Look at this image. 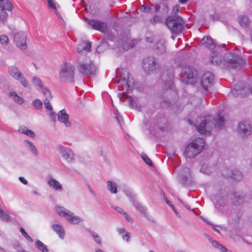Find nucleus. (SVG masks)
<instances>
[{
  "mask_svg": "<svg viewBox=\"0 0 252 252\" xmlns=\"http://www.w3.org/2000/svg\"><path fill=\"white\" fill-rule=\"evenodd\" d=\"M8 73L13 78L19 81L24 87H28L29 82L21 72L19 69L15 65H12L8 68Z\"/></svg>",
  "mask_w": 252,
  "mask_h": 252,
  "instance_id": "nucleus-7",
  "label": "nucleus"
},
{
  "mask_svg": "<svg viewBox=\"0 0 252 252\" xmlns=\"http://www.w3.org/2000/svg\"><path fill=\"white\" fill-rule=\"evenodd\" d=\"M129 199L132 202L133 205L136 210L139 211L144 217L147 216L146 208L136 200L134 195H132L129 196Z\"/></svg>",
  "mask_w": 252,
  "mask_h": 252,
  "instance_id": "nucleus-18",
  "label": "nucleus"
},
{
  "mask_svg": "<svg viewBox=\"0 0 252 252\" xmlns=\"http://www.w3.org/2000/svg\"><path fill=\"white\" fill-rule=\"evenodd\" d=\"M212 245L214 247H216L220 251V247H223L222 246L220 245L218 242L216 241H212Z\"/></svg>",
  "mask_w": 252,
  "mask_h": 252,
  "instance_id": "nucleus-48",
  "label": "nucleus"
},
{
  "mask_svg": "<svg viewBox=\"0 0 252 252\" xmlns=\"http://www.w3.org/2000/svg\"><path fill=\"white\" fill-rule=\"evenodd\" d=\"M141 157L144 161L149 165L152 166V162L151 160L145 154H142Z\"/></svg>",
  "mask_w": 252,
  "mask_h": 252,
  "instance_id": "nucleus-38",
  "label": "nucleus"
},
{
  "mask_svg": "<svg viewBox=\"0 0 252 252\" xmlns=\"http://www.w3.org/2000/svg\"><path fill=\"white\" fill-rule=\"evenodd\" d=\"M174 213L178 217H179V218L181 217V215H180V213L178 212V211L177 210H175Z\"/></svg>",
  "mask_w": 252,
  "mask_h": 252,
  "instance_id": "nucleus-58",
  "label": "nucleus"
},
{
  "mask_svg": "<svg viewBox=\"0 0 252 252\" xmlns=\"http://www.w3.org/2000/svg\"><path fill=\"white\" fill-rule=\"evenodd\" d=\"M43 93L46 95L47 97H51V93L49 89H48L47 88L44 87L43 86V87L42 89H40Z\"/></svg>",
  "mask_w": 252,
  "mask_h": 252,
  "instance_id": "nucleus-42",
  "label": "nucleus"
},
{
  "mask_svg": "<svg viewBox=\"0 0 252 252\" xmlns=\"http://www.w3.org/2000/svg\"><path fill=\"white\" fill-rule=\"evenodd\" d=\"M156 48L158 50V53L162 54L166 51V45L165 42L164 40H160L157 43L156 45Z\"/></svg>",
  "mask_w": 252,
  "mask_h": 252,
  "instance_id": "nucleus-25",
  "label": "nucleus"
},
{
  "mask_svg": "<svg viewBox=\"0 0 252 252\" xmlns=\"http://www.w3.org/2000/svg\"><path fill=\"white\" fill-rule=\"evenodd\" d=\"M114 210L119 212V213L124 215L126 212L121 207L118 206L113 207Z\"/></svg>",
  "mask_w": 252,
  "mask_h": 252,
  "instance_id": "nucleus-44",
  "label": "nucleus"
},
{
  "mask_svg": "<svg viewBox=\"0 0 252 252\" xmlns=\"http://www.w3.org/2000/svg\"><path fill=\"white\" fill-rule=\"evenodd\" d=\"M23 145L33 156L36 157L37 156V149L33 142L25 140L23 141Z\"/></svg>",
  "mask_w": 252,
  "mask_h": 252,
  "instance_id": "nucleus-19",
  "label": "nucleus"
},
{
  "mask_svg": "<svg viewBox=\"0 0 252 252\" xmlns=\"http://www.w3.org/2000/svg\"><path fill=\"white\" fill-rule=\"evenodd\" d=\"M59 152L62 158L68 163H72L75 160V155L71 149L68 147L60 146Z\"/></svg>",
  "mask_w": 252,
  "mask_h": 252,
  "instance_id": "nucleus-12",
  "label": "nucleus"
},
{
  "mask_svg": "<svg viewBox=\"0 0 252 252\" xmlns=\"http://www.w3.org/2000/svg\"><path fill=\"white\" fill-rule=\"evenodd\" d=\"M92 236L94 239L95 241L98 243V244H101V240L99 236H98L97 234L94 232L92 233Z\"/></svg>",
  "mask_w": 252,
  "mask_h": 252,
  "instance_id": "nucleus-40",
  "label": "nucleus"
},
{
  "mask_svg": "<svg viewBox=\"0 0 252 252\" xmlns=\"http://www.w3.org/2000/svg\"><path fill=\"white\" fill-rule=\"evenodd\" d=\"M88 25L92 29L104 32L107 29L106 23L95 20L89 19L86 21Z\"/></svg>",
  "mask_w": 252,
  "mask_h": 252,
  "instance_id": "nucleus-13",
  "label": "nucleus"
},
{
  "mask_svg": "<svg viewBox=\"0 0 252 252\" xmlns=\"http://www.w3.org/2000/svg\"><path fill=\"white\" fill-rule=\"evenodd\" d=\"M36 247L42 252H48L47 247L40 241L38 240L35 243Z\"/></svg>",
  "mask_w": 252,
  "mask_h": 252,
  "instance_id": "nucleus-31",
  "label": "nucleus"
},
{
  "mask_svg": "<svg viewBox=\"0 0 252 252\" xmlns=\"http://www.w3.org/2000/svg\"><path fill=\"white\" fill-rule=\"evenodd\" d=\"M95 252H103L101 250L97 249V250H96Z\"/></svg>",
  "mask_w": 252,
  "mask_h": 252,
  "instance_id": "nucleus-62",
  "label": "nucleus"
},
{
  "mask_svg": "<svg viewBox=\"0 0 252 252\" xmlns=\"http://www.w3.org/2000/svg\"><path fill=\"white\" fill-rule=\"evenodd\" d=\"M159 64L153 57L145 58L143 62V67L146 72L149 74L159 67Z\"/></svg>",
  "mask_w": 252,
  "mask_h": 252,
  "instance_id": "nucleus-11",
  "label": "nucleus"
},
{
  "mask_svg": "<svg viewBox=\"0 0 252 252\" xmlns=\"http://www.w3.org/2000/svg\"><path fill=\"white\" fill-rule=\"evenodd\" d=\"M228 63L232 68H237L243 64L244 61L240 57L233 56L232 58L229 60Z\"/></svg>",
  "mask_w": 252,
  "mask_h": 252,
  "instance_id": "nucleus-21",
  "label": "nucleus"
},
{
  "mask_svg": "<svg viewBox=\"0 0 252 252\" xmlns=\"http://www.w3.org/2000/svg\"><path fill=\"white\" fill-rule=\"evenodd\" d=\"M129 104H130V105H132V104H131L132 99H131V97H130V98H129Z\"/></svg>",
  "mask_w": 252,
  "mask_h": 252,
  "instance_id": "nucleus-64",
  "label": "nucleus"
},
{
  "mask_svg": "<svg viewBox=\"0 0 252 252\" xmlns=\"http://www.w3.org/2000/svg\"><path fill=\"white\" fill-rule=\"evenodd\" d=\"M239 22L242 27H247L249 24V19L245 16H240L239 17Z\"/></svg>",
  "mask_w": 252,
  "mask_h": 252,
  "instance_id": "nucleus-33",
  "label": "nucleus"
},
{
  "mask_svg": "<svg viewBox=\"0 0 252 252\" xmlns=\"http://www.w3.org/2000/svg\"><path fill=\"white\" fill-rule=\"evenodd\" d=\"M121 80L119 81V90L126 91V92H131L133 86V81L132 78L129 76L128 72L126 70H124L121 75Z\"/></svg>",
  "mask_w": 252,
  "mask_h": 252,
  "instance_id": "nucleus-6",
  "label": "nucleus"
},
{
  "mask_svg": "<svg viewBox=\"0 0 252 252\" xmlns=\"http://www.w3.org/2000/svg\"><path fill=\"white\" fill-rule=\"evenodd\" d=\"M214 76L210 72H206L203 75L201 84L204 90L207 91L208 89L213 84Z\"/></svg>",
  "mask_w": 252,
  "mask_h": 252,
  "instance_id": "nucleus-14",
  "label": "nucleus"
},
{
  "mask_svg": "<svg viewBox=\"0 0 252 252\" xmlns=\"http://www.w3.org/2000/svg\"><path fill=\"white\" fill-rule=\"evenodd\" d=\"M165 201H166V203H167L169 206H170V207L171 206V205H173V204H172V203H171L169 200H167V199H165Z\"/></svg>",
  "mask_w": 252,
  "mask_h": 252,
  "instance_id": "nucleus-59",
  "label": "nucleus"
},
{
  "mask_svg": "<svg viewBox=\"0 0 252 252\" xmlns=\"http://www.w3.org/2000/svg\"><path fill=\"white\" fill-rule=\"evenodd\" d=\"M153 36L151 35L150 36H147L146 38V40L147 42L152 43L153 41Z\"/></svg>",
  "mask_w": 252,
  "mask_h": 252,
  "instance_id": "nucleus-55",
  "label": "nucleus"
},
{
  "mask_svg": "<svg viewBox=\"0 0 252 252\" xmlns=\"http://www.w3.org/2000/svg\"><path fill=\"white\" fill-rule=\"evenodd\" d=\"M0 218L3 221H8L10 220L9 216L0 209Z\"/></svg>",
  "mask_w": 252,
  "mask_h": 252,
  "instance_id": "nucleus-35",
  "label": "nucleus"
},
{
  "mask_svg": "<svg viewBox=\"0 0 252 252\" xmlns=\"http://www.w3.org/2000/svg\"><path fill=\"white\" fill-rule=\"evenodd\" d=\"M44 105L45 106V107L46 108V109L47 110H52V107L51 105L50 104L49 100L48 99V98H45L44 99Z\"/></svg>",
  "mask_w": 252,
  "mask_h": 252,
  "instance_id": "nucleus-41",
  "label": "nucleus"
},
{
  "mask_svg": "<svg viewBox=\"0 0 252 252\" xmlns=\"http://www.w3.org/2000/svg\"><path fill=\"white\" fill-rule=\"evenodd\" d=\"M108 190L111 193L116 194L117 192V184L113 181H108L107 182Z\"/></svg>",
  "mask_w": 252,
  "mask_h": 252,
  "instance_id": "nucleus-26",
  "label": "nucleus"
},
{
  "mask_svg": "<svg viewBox=\"0 0 252 252\" xmlns=\"http://www.w3.org/2000/svg\"><path fill=\"white\" fill-rule=\"evenodd\" d=\"M162 21V18L161 16L159 15H155L152 19L151 20V22L152 24H155L156 23H160Z\"/></svg>",
  "mask_w": 252,
  "mask_h": 252,
  "instance_id": "nucleus-37",
  "label": "nucleus"
},
{
  "mask_svg": "<svg viewBox=\"0 0 252 252\" xmlns=\"http://www.w3.org/2000/svg\"><path fill=\"white\" fill-rule=\"evenodd\" d=\"M32 83L35 86H37L40 89H42L43 87V84L41 81V79L35 76L32 78Z\"/></svg>",
  "mask_w": 252,
  "mask_h": 252,
  "instance_id": "nucleus-32",
  "label": "nucleus"
},
{
  "mask_svg": "<svg viewBox=\"0 0 252 252\" xmlns=\"http://www.w3.org/2000/svg\"><path fill=\"white\" fill-rule=\"evenodd\" d=\"M210 61L212 63L215 64H218L220 62L218 54L215 52L212 53V55L211 56Z\"/></svg>",
  "mask_w": 252,
  "mask_h": 252,
  "instance_id": "nucleus-34",
  "label": "nucleus"
},
{
  "mask_svg": "<svg viewBox=\"0 0 252 252\" xmlns=\"http://www.w3.org/2000/svg\"><path fill=\"white\" fill-rule=\"evenodd\" d=\"M0 6H2L8 11L12 10V5L11 2L8 0H0Z\"/></svg>",
  "mask_w": 252,
  "mask_h": 252,
  "instance_id": "nucleus-29",
  "label": "nucleus"
},
{
  "mask_svg": "<svg viewBox=\"0 0 252 252\" xmlns=\"http://www.w3.org/2000/svg\"><path fill=\"white\" fill-rule=\"evenodd\" d=\"M119 234H124L125 232V230L124 228H120L118 230Z\"/></svg>",
  "mask_w": 252,
  "mask_h": 252,
  "instance_id": "nucleus-56",
  "label": "nucleus"
},
{
  "mask_svg": "<svg viewBox=\"0 0 252 252\" xmlns=\"http://www.w3.org/2000/svg\"><path fill=\"white\" fill-rule=\"evenodd\" d=\"M220 252H231L230 250L226 249L224 247H220Z\"/></svg>",
  "mask_w": 252,
  "mask_h": 252,
  "instance_id": "nucleus-54",
  "label": "nucleus"
},
{
  "mask_svg": "<svg viewBox=\"0 0 252 252\" xmlns=\"http://www.w3.org/2000/svg\"><path fill=\"white\" fill-rule=\"evenodd\" d=\"M180 8L181 7L179 5H175L173 9L172 14L174 15H176L180 11Z\"/></svg>",
  "mask_w": 252,
  "mask_h": 252,
  "instance_id": "nucleus-43",
  "label": "nucleus"
},
{
  "mask_svg": "<svg viewBox=\"0 0 252 252\" xmlns=\"http://www.w3.org/2000/svg\"><path fill=\"white\" fill-rule=\"evenodd\" d=\"M200 121H201V123L199 125L196 124V129L200 134L206 135L210 134L213 125H215L217 128H221L224 123L223 118L221 116L220 114L218 115L215 124L213 123V119L211 116L199 118V120L196 122L198 124Z\"/></svg>",
  "mask_w": 252,
  "mask_h": 252,
  "instance_id": "nucleus-1",
  "label": "nucleus"
},
{
  "mask_svg": "<svg viewBox=\"0 0 252 252\" xmlns=\"http://www.w3.org/2000/svg\"><path fill=\"white\" fill-rule=\"evenodd\" d=\"M58 119L64 126L66 127L71 126V123L69 120V116L64 109H63L58 112Z\"/></svg>",
  "mask_w": 252,
  "mask_h": 252,
  "instance_id": "nucleus-15",
  "label": "nucleus"
},
{
  "mask_svg": "<svg viewBox=\"0 0 252 252\" xmlns=\"http://www.w3.org/2000/svg\"><path fill=\"white\" fill-rule=\"evenodd\" d=\"M19 180L24 184L27 185L28 183L27 181L23 177H20L19 178Z\"/></svg>",
  "mask_w": 252,
  "mask_h": 252,
  "instance_id": "nucleus-53",
  "label": "nucleus"
},
{
  "mask_svg": "<svg viewBox=\"0 0 252 252\" xmlns=\"http://www.w3.org/2000/svg\"><path fill=\"white\" fill-rule=\"evenodd\" d=\"M159 8H160V6L158 5V4L155 5L153 9V12L154 13H157V12L159 11Z\"/></svg>",
  "mask_w": 252,
  "mask_h": 252,
  "instance_id": "nucleus-52",
  "label": "nucleus"
},
{
  "mask_svg": "<svg viewBox=\"0 0 252 252\" xmlns=\"http://www.w3.org/2000/svg\"><path fill=\"white\" fill-rule=\"evenodd\" d=\"M183 21L182 19L178 16L168 17L166 21V24L170 31L174 33L180 32L183 29Z\"/></svg>",
  "mask_w": 252,
  "mask_h": 252,
  "instance_id": "nucleus-5",
  "label": "nucleus"
},
{
  "mask_svg": "<svg viewBox=\"0 0 252 252\" xmlns=\"http://www.w3.org/2000/svg\"><path fill=\"white\" fill-rule=\"evenodd\" d=\"M33 65L36 69H37L38 68L37 65L35 63H33Z\"/></svg>",
  "mask_w": 252,
  "mask_h": 252,
  "instance_id": "nucleus-63",
  "label": "nucleus"
},
{
  "mask_svg": "<svg viewBox=\"0 0 252 252\" xmlns=\"http://www.w3.org/2000/svg\"><path fill=\"white\" fill-rule=\"evenodd\" d=\"M52 228L59 235L60 238L63 239L64 236L63 228L59 224H54L52 225Z\"/></svg>",
  "mask_w": 252,
  "mask_h": 252,
  "instance_id": "nucleus-23",
  "label": "nucleus"
},
{
  "mask_svg": "<svg viewBox=\"0 0 252 252\" xmlns=\"http://www.w3.org/2000/svg\"><path fill=\"white\" fill-rule=\"evenodd\" d=\"M95 70V67L91 62L81 63L79 64L80 71L84 74H90L93 73Z\"/></svg>",
  "mask_w": 252,
  "mask_h": 252,
  "instance_id": "nucleus-16",
  "label": "nucleus"
},
{
  "mask_svg": "<svg viewBox=\"0 0 252 252\" xmlns=\"http://www.w3.org/2000/svg\"><path fill=\"white\" fill-rule=\"evenodd\" d=\"M18 131L20 133L24 134L32 138H33L35 136L34 132L32 130L28 129L26 126H22L20 127Z\"/></svg>",
  "mask_w": 252,
  "mask_h": 252,
  "instance_id": "nucleus-27",
  "label": "nucleus"
},
{
  "mask_svg": "<svg viewBox=\"0 0 252 252\" xmlns=\"http://www.w3.org/2000/svg\"><path fill=\"white\" fill-rule=\"evenodd\" d=\"M49 6L54 9H56L55 2L53 0H48Z\"/></svg>",
  "mask_w": 252,
  "mask_h": 252,
  "instance_id": "nucleus-45",
  "label": "nucleus"
},
{
  "mask_svg": "<svg viewBox=\"0 0 252 252\" xmlns=\"http://www.w3.org/2000/svg\"><path fill=\"white\" fill-rule=\"evenodd\" d=\"M204 140L201 138L193 140L185 149V154L189 158H192L198 155L204 147Z\"/></svg>",
  "mask_w": 252,
  "mask_h": 252,
  "instance_id": "nucleus-4",
  "label": "nucleus"
},
{
  "mask_svg": "<svg viewBox=\"0 0 252 252\" xmlns=\"http://www.w3.org/2000/svg\"><path fill=\"white\" fill-rule=\"evenodd\" d=\"M55 212L59 216L64 218L71 224L76 225L82 221L80 217L75 215L73 212L63 206H57Z\"/></svg>",
  "mask_w": 252,
  "mask_h": 252,
  "instance_id": "nucleus-3",
  "label": "nucleus"
},
{
  "mask_svg": "<svg viewBox=\"0 0 252 252\" xmlns=\"http://www.w3.org/2000/svg\"><path fill=\"white\" fill-rule=\"evenodd\" d=\"M123 216L128 222L131 223L133 222L132 219L126 213Z\"/></svg>",
  "mask_w": 252,
  "mask_h": 252,
  "instance_id": "nucleus-49",
  "label": "nucleus"
},
{
  "mask_svg": "<svg viewBox=\"0 0 252 252\" xmlns=\"http://www.w3.org/2000/svg\"><path fill=\"white\" fill-rule=\"evenodd\" d=\"M47 183L51 189L55 191L61 192L63 190V188L62 185L58 181L52 177L48 178Z\"/></svg>",
  "mask_w": 252,
  "mask_h": 252,
  "instance_id": "nucleus-17",
  "label": "nucleus"
},
{
  "mask_svg": "<svg viewBox=\"0 0 252 252\" xmlns=\"http://www.w3.org/2000/svg\"><path fill=\"white\" fill-rule=\"evenodd\" d=\"M130 236V234L129 232H126V233L123 236V239L126 242L129 241V239Z\"/></svg>",
  "mask_w": 252,
  "mask_h": 252,
  "instance_id": "nucleus-46",
  "label": "nucleus"
},
{
  "mask_svg": "<svg viewBox=\"0 0 252 252\" xmlns=\"http://www.w3.org/2000/svg\"><path fill=\"white\" fill-rule=\"evenodd\" d=\"M133 46V45L132 44L126 45L125 43L123 44V47L125 50H128L129 49L132 48Z\"/></svg>",
  "mask_w": 252,
  "mask_h": 252,
  "instance_id": "nucleus-51",
  "label": "nucleus"
},
{
  "mask_svg": "<svg viewBox=\"0 0 252 252\" xmlns=\"http://www.w3.org/2000/svg\"><path fill=\"white\" fill-rule=\"evenodd\" d=\"M27 33L22 31H18L14 32L13 40L16 46L21 50H25L27 47Z\"/></svg>",
  "mask_w": 252,
  "mask_h": 252,
  "instance_id": "nucleus-8",
  "label": "nucleus"
},
{
  "mask_svg": "<svg viewBox=\"0 0 252 252\" xmlns=\"http://www.w3.org/2000/svg\"><path fill=\"white\" fill-rule=\"evenodd\" d=\"M236 131L240 136L245 137L252 133V127L249 121H243L238 124Z\"/></svg>",
  "mask_w": 252,
  "mask_h": 252,
  "instance_id": "nucleus-10",
  "label": "nucleus"
},
{
  "mask_svg": "<svg viewBox=\"0 0 252 252\" xmlns=\"http://www.w3.org/2000/svg\"><path fill=\"white\" fill-rule=\"evenodd\" d=\"M20 231L23 234V235L29 241L32 242V239L30 237L28 234L25 232L23 228L20 229Z\"/></svg>",
  "mask_w": 252,
  "mask_h": 252,
  "instance_id": "nucleus-39",
  "label": "nucleus"
},
{
  "mask_svg": "<svg viewBox=\"0 0 252 252\" xmlns=\"http://www.w3.org/2000/svg\"><path fill=\"white\" fill-rule=\"evenodd\" d=\"M213 229L215 231L217 232L218 233H220V232H219V230H218L217 228H216V227L215 226H213Z\"/></svg>",
  "mask_w": 252,
  "mask_h": 252,
  "instance_id": "nucleus-60",
  "label": "nucleus"
},
{
  "mask_svg": "<svg viewBox=\"0 0 252 252\" xmlns=\"http://www.w3.org/2000/svg\"><path fill=\"white\" fill-rule=\"evenodd\" d=\"M201 43L202 44L204 45L206 47L208 48L210 50H213L214 47H217L218 46L220 47V45L216 44L214 40L209 36L204 37L202 39Z\"/></svg>",
  "mask_w": 252,
  "mask_h": 252,
  "instance_id": "nucleus-20",
  "label": "nucleus"
},
{
  "mask_svg": "<svg viewBox=\"0 0 252 252\" xmlns=\"http://www.w3.org/2000/svg\"><path fill=\"white\" fill-rule=\"evenodd\" d=\"M125 93H126V92H123L122 93H119L118 94V96L121 101H122L123 99H124L125 98V97L126 96Z\"/></svg>",
  "mask_w": 252,
  "mask_h": 252,
  "instance_id": "nucleus-50",
  "label": "nucleus"
},
{
  "mask_svg": "<svg viewBox=\"0 0 252 252\" xmlns=\"http://www.w3.org/2000/svg\"><path fill=\"white\" fill-rule=\"evenodd\" d=\"M9 96L11 99L19 104H22L24 102L23 98L19 96L15 92H10Z\"/></svg>",
  "mask_w": 252,
  "mask_h": 252,
  "instance_id": "nucleus-24",
  "label": "nucleus"
},
{
  "mask_svg": "<svg viewBox=\"0 0 252 252\" xmlns=\"http://www.w3.org/2000/svg\"><path fill=\"white\" fill-rule=\"evenodd\" d=\"M32 104L36 109H40L42 107V102L39 99L34 100Z\"/></svg>",
  "mask_w": 252,
  "mask_h": 252,
  "instance_id": "nucleus-36",
  "label": "nucleus"
},
{
  "mask_svg": "<svg viewBox=\"0 0 252 252\" xmlns=\"http://www.w3.org/2000/svg\"><path fill=\"white\" fill-rule=\"evenodd\" d=\"M143 8L145 9V11L146 12H148L149 11H150V10H151V8L150 7H145L143 6Z\"/></svg>",
  "mask_w": 252,
  "mask_h": 252,
  "instance_id": "nucleus-57",
  "label": "nucleus"
},
{
  "mask_svg": "<svg viewBox=\"0 0 252 252\" xmlns=\"http://www.w3.org/2000/svg\"><path fill=\"white\" fill-rule=\"evenodd\" d=\"M75 68L69 63L63 64L59 72L60 80L63 83H72L74 81Z\"/></svg>",
  "mask_w": 252,
  "mask_h": 252,
  "instance_id": "nucleus-2",
  "label": "nucleus"
},
{
  "mask_svg": "<svg viewBox=\"0 0 252 252\" xmlns=\"http://www.w3.org/2000/svg\"><path fill=\"white\" fill-rule=\"evenodd\" d=\"M90 48V43L83 41L78 45L77 51L79 54H84L89 51Z\"/></svg>",
  "mask_w": 252,
  "mask_h": 252,
  "instance_id": "nucleus-22",
  "label": "nucleus"
},
{
  "mask_svg": "<svg viewBox=\"0 0 252 252\" xmlns=\"http://www.w3.org/2000/svg\"><path fill=\"white\" fill-rule=\"evenodd\" d=\"M182 80L187 84H194L196 81L197 72L190 67H185L182 69Z\"/></svg>",
  "mask_w": 252,
  "mask_h": 252,
  "instance_id": "nucleus-9",
  "label": "nucleus"
},
{
  "mask_svg": "<svg viewBox=\"0 0 252 252\" xmlns=\"http://www.w3.org/2000/svg\"><path fill=\"white\" fill-rule=\"evenodd\" d=\"M171 207L174 212L175 211V210H176V209L175 206L173 205V204L171 205Z\"/></svg>",
  "mask_w": 252,
  "mask_h": 252,
  "instance_id": "nucleus-61",
  "label": "nucleus"
},
{
  "mask_svg": "<svg viewBox=\"0 0 252 252\" xmlns=\"http://www.w3.org/2000/svg\"><path fill=\"white\" fill-rule=\"evenodd\" d=\"M114 115H115V118L117 119L118 121L119 122H120L121 120H122V118L121 117L117 110H115Z\"/></svg>",
  "mask_w": 252,
  "mask_h": 252,
  "instance_id": "nucleus-47",
  "label": "nucleus"
},
{
  "mask_svg": "<svg viewBox=\"0 0 252 252\" xmlns=\"http://www.w3.org/2000/svg\"><path fill=\"white\" fill-rule=\"evenodd\" d=\"M5 10H7L5 8L0 6V22L1 23H4L7 19L8 14Z\"/></svg>",
  "mask_w": 252,
  "mask_h": 252,
  "instance_id": "nucleus-28",
  "label": "nucleus"
},
{
  "mask_svg": "<svg viewBox=\"0 0 252 252\" xmlns=\"http://www.w3.org/2000/svg\"><path fill=\"white\" fill-rule=\"evenodd\" d=\"M0 42L4 48L7 47L9 45L8 37L5 34L0 35Z\"/></svg>",
  "mask_w": 252,
  "mask_h": 252,
  "instance_id": "nucleus-30",
  "label": "nucleus"
}]
</instances>
